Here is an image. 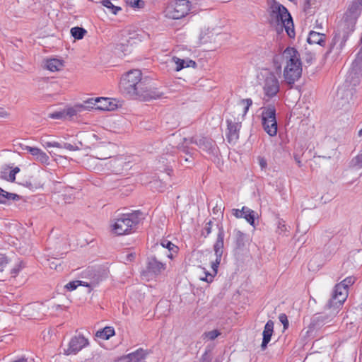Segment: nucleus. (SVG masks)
Returning <instances> with one entry per match:
<instances>
[{
    "instance_id": "1",
    "label": "nucleus",
    "mask_w": 362,
    "mask_h": 362,
    "mask_svg": "<svg viewBox=\"0 0 362 362\" xmlns=\"http://www.w3.org/2000/svg\"><path fill=\"white\" fill-rule=\"evenodd\" d=\"M121 105L119 101L113 98L97 97L95 98H88L83 103H76L74 105H67L64 108L59 111H55L49 113V118L53 119L77 121L83 112L90 111L92 109H96L103 111H114Z\"/></svg>"
},
{
    "instance_id": "2",
    "label": "nucleus",
    "mask_w": 362,
    "mask_h": 362,
    "mask_svg": "<svg viewBox=\"0 0 362 362\" xmlns=\"http://www.w3.org/2000/svg\"><path fill=\"white\" fill-rule=\"evenodd\" d=\"M269 23L277 33H281L285 29L290 37H295L294 26L291 14L284 6L275 1L269 6Z\"/></svg>"
},
{
    "instance_id": "3",
    "label": "nucleus",
    "mask_w": 362,
    "mask_h": 362,
    "mask_svg": "<svg viewBox=\"0 0 362 362\" xmlns=\"http://www.w3.org/2000/svg\"><path fill=\"white\" fill-rule=\"evenodd\" d=\"M285 62L284 76L288 84H293L302 74V66L298 52L293 47H287L282 54Z\"/></svg>"
},
{
    "instance_id": "4",
    "label": "nucleus",
    "mask_w": 362,
    "mask_h": 362,
    "mask_svg": "<svg viewBox=\"0 0 362 362\" xmlns=\"http://www.w3.org/2000/svg\"><path fill=\"white\" fill-rule=\"evenodd\" d=\"M143 218V214L140 211L123 214L115 218L111 225L112 232L117 235L131 233Z\"/></svg>"
},
{
    "instance_id": "5",
    "label": "nucleus",
    "mask_w": 362,
    "mask_h": 362,
    "mask_svg": "<svg viewBox=\"0 0 362 362\" xmlns=\"http://www.w3.org/2000/svg\"><path fill=\"white\" fill-rule=\"evenodd\" d=\"M192 8V4L188 0H173L164 10L165 16L173 20H180L187 16Z\"/></svg>"
},
{
    "instance_id": "6",
    "label": "nucleus",
    "mask_w": 362,
    "mask_h": 362,
    "mask_svg": "<svg viewBox=\"0 0 362 362\" xmlns=\"http://www.w3.org/2000/svg\"><path fill=\"white\" fill-rule=\"evenodd\" d=\"M142 73L139 69H133L121 77L119 88L124 90H136L141 88Z\"/></svg>"
},
{
    "instance_id": "7",
    "label": "nucleus",
    "mask_w": 362,
    "mask_h": 362,
    "mask_svg": "<svg viewBox=\"0 0 362 362\" xmlns=\"http://www.w3.org/2000/svg\"><path fill=\"white\" fill-rule=\"evenodd\" d=\"M262 124L264 130L271 136L277 134V122L276 110L273 106H269L262 113Z\"/></svg>"
},
{
    "instance_id": "8",
    "label": "nucleus",
    "mask_w": 362,
    "mask_h": 362,
    "mask_svg": "<svg viewBox=\"0 0 362 362\" xmlns=\"http://www.w3.org/2000/svg\"><path fill=\"white\" fill-rule=\"evenodd\" d=\"M362 5L360 3L354 0L348 7L346 11L344 13L343 16V25L351 26V30L353 26L356 23L357 18L361 13Z\"/></svg>"
},
{
    "instance_id": "9",
    "label": "nucleus",
    "mask_w": 362,
    "mask_h": 362,
    "mask_svg": "<svg viewBox=\"0 0 362 362\" xmlns=\"http://www.w3.org/2000/svg\"><path fill=\"white\" fill-rule=\"evenodd\" d=\"M348 296V290L345 288L342 284H337L334 288L332 295V298L329 300L328 305L329 308L341 305Z\"/></svg>"
},
{
    "instance_id": "10",
    "label": "nucleus",
    "mask_w": 362,
    "mask_h": 362,
    "mask_svg": "<svg viewBox=\"0 0 362 362\" xmlns=\"http://www.w3.org/2000/svg\"><path fill=\"white\" fill-rule=\"evenodd\" d=\"M185 141H188V139L185 138ZM189 141L190 144H196L199 148L209 154H215L216 148V142L210 138L194 136L190 138Z\"/></svg>"
},
{
    "instance_id": "11",
    "label": "nucleus",
    "mask_w": 362,
    "mask_h": 362,
    "mask_svg": "<svg viewBox=\"0 0 362 362\" xmlns=\"http://www.w3.org/2000/svg\"><path fill=\"white\" fill-rule=\"evenodd\" d=\"M88 344V339L83 335L74 336L71 339L68 348L64 350V354L66 355L76 354Z\"/></svg>"
},
{
    "instance_id": "12",
    "label": "nucleus",
    "mask_w": 362,
    "mask_h": 362,
    "mask_svg": "<svg viewBox=\"0 0 362 362\" xmlns=\"http://www.w3.org/2000/svg\"><path fill=\"white\" fill-rule=\"evenodd\" d=\"M361 73L360 70L354 69L349 70L344 81V88L347 90H352L354 89L361 82Z\"/></svg>"
},
{
    "instance_id": "13",
    "label": "nucleus",
    "mask_w": 362,
    "mask_h": 362,
    "mask_svg": "<svg viewBox=\"0 0 362 362\" xmlns=\"http://www.w3.org/2000/svg\"><path fill=\"white\" fill-rule=\"evenodd\" d=\"M227 122V141L230 144H235L239 139V132L241 128L240 122H233L230 119Z\"/></svg>"
},
{
    "instance_id": "14",
    "label": "nucleus",
    "mask_w": 362,
    "mask_h": 362,
    "mask_svg": "<svg viewBox=\"0 0 362 362\" xmlns=\"http://www.w3.org/2000/svg\"><path fill=\"white\" fill-rule=\"evenodd\" d=\"M165 268V264L158 261L155 256H150L147 258L146 270L148 273L158 275L164 271Z\"/></svg>"
},
{
    "instance_id": "15",
    "label": "nucleus",
    "mask_w": 362,
    "mask_h": 362,
    "mask_svg": "<svg viewBox=\"0 0 362 362\" xmlns=\"http://www.w3.org/2000/svg\"><path fill=\"white\" fill-rule=\"evenodd\" d=\"M126 94L130 99L144 102L158 98L162 95V93L158 92H126Z\"/></svg>"
},
{
    "instance_id": "16",
    "label": "nucleus",
    "mask_w": 362,
    "mask_h": 362,
    "mask_svg": "<svg viewBox=\"0 0 362 362\" xmlns=\"http://www.w3.org/2000/svg\"><path fill=\"white\" fill-rule=\"evenodd\" d=\"M86 274L89 276L92 287L98 285L101 281L106 279L107 272L105 269H88Z\"/></svg>"
},
{
    "instance_id": "17",
    "label": "nucleus",
    "mask_w": 362,
    "mask_h": 362,
    "mask_svg": "<svg viewBox=\"0 0 362 362\" xmlns=\"http://www.w3.org/2000/svg\"><path fill=\"white\" fill-rule=\"evenodd\" d=\"M274 322L271 320H268L264 325V328L262 332V341L261 344L262 350L264 351L268 344L269 343L272 336L274 332Z\"/></svg>"
},
{
    "instance_id": "18",
    "label": "nucleus",
    "mask_w": 362,
    "mask_h": 362,
    "mask_svg": "<svg viewBox=\"0 0 362 362\" xmlns=\"http://www.w3.org/2000/svg\"><path fill=\"white\" fill-rule=\"evenodd\" d=\"M218 228V232L217 234L216 240L214 245V250L216 257L219 258V256L222 257L223 255V249L224 245V230L222 225H217Z\"/></svg>"
},
{
    "instance_id": "19",
    "label": "nucleus",
    "mask_w": 362,
    "mask_h": 362,
    "mask_svg": "<svg viewBox=\"0 0 362 362\" xmlns=\"http://www.w3.org/2000/svg\"><path fill=\"white\" fill-rule=\"evenodd\" d=\"M216 35L214 28H204L200 32L199 40L201 44L211 43L215 41Z\"/></svg>"
},
{
    "instance_id": "20",
    "label": "nucleus",
    "mask_w": 362,
    "mask_h": 362,
    "mask_svg": "<svg viewBox=\"0 0 362 362\" xmlns=\"http://www.w3.org/2000/svg\"><path fill=\"white\" fill-rule=\"evenodd\" d=\"M146 354L142 349L120 358L122 362H144Z\"/></svg>"
},
{
    "instance_id": "21",
    "label": "nucleus",
    "mask_w": 362,
    "mask_h": 362,
    "mask_svg": "<svg viewBox=\"0 0 362 362\" xmlns=\"http://www.w3.org/2000/svg\"><path fill=\"white\" fill-rule=\"evenodd\" d=\"M328 316L321 314H316L310 319V322L308 325V332H313L323 326L328 321Z\"/></svg>"
},
{
    "instance_id": "22",
    "label": "nucleus",
    "mask_w": 362,
    "mask_h": 362,
    "mask_svg": "<svg viewBox=\"0 0 362 362\" xmlns=\"http://www.w3.org/2000/svg\"><path fill=\"white\" fill-rule=\"evenodd\" d=\"M352 98L351 92H337L334 97L337 107L341 109L346 107L349 104V101Z\"/></svg>"
},
{
    "instance_id": "23",
    "label": "nucleus",
    "mask_w": 362,
    "mask_h": 362,
    "mask_svg": "<svg viewBox=\"0 0 362 362\" xmlns=\"http://www.w3.org/2000/svg\"><path fill=\"white\" fill-rule=\"evenodd\" d=\"M263 88L264 90H279V81L274 74L270 73L265 77Z\"/></svg>"
},
{
    "instance_id": "24",
    "label": "nucleus",
    "mask_w": 362,
    "mask_h": 362,
    "mask_svg": "<svg viewBox=\"0 0 362 362\" xmlns=\"http://www.w3.org/2000/svg\"><path fill=\"white\" fill-rule=\"evenodd\" d=\"M310 45H319L324 47L326 42V35L315 31H310L307 40Z\"/></svg>"
},
{
    "instance_id": "25",
    "label": "nucleus",
    "mask_w": 362,
    "mask_h": 362,
    "mask_svg": "<svg viewBox=\"0 0 362 362\" xmlns=\"http://www.w3.org/2000/svg\"><path fill=\"white\" fill-rule=\"evenodd\" d=\"M173 62L175 64V70L176 71H180L184 68L187 67H192L195 68L197 66V64L194 60L188 59L185 60L182 59L177 57H173L172 58Z\"/></svg>"
},
{
    "instance_id": "26",
    "label": "nucleus",
    "mask_w": 362,
    "mask_h": 362,
    "mask_svg": "<svg viewBox=\"0 0 362 362\" xmlns=\"http://www.w3.org/2000/svg\"><path fill=\"white\" fill-rule=\"evenodd\" d=\"M28 151L33 156L35 157L36 160L42 163H47L49 160V156L42 151L40 148L37 147H27Z\"/></svg>"
},
{
    "instance_id": "27",
    "label": "nucleus",
    "mask_w": 362,
    "mask_h": 362,
    "mask_svg": "<svg viewBox=\"0 0 362 362\" xmlns=\"http://www.w3.org/2000/svg\"><path fill=\"white\" fill-rule=\"evenodd\" d=\"M45 66L50 71H58L63 69L64 61L58 59H49L46 61Z\"/></svg>"
},
{
    "instance_id": "28",
    "label": "nucleus",
    "mask_w": 362,
    "mask_h": 362,
    "mask_svg": "<svg viewBox=\"0 0 362 362\" xmlns=\"http://www.w3.org/2000/svg\"><path fill=\"white\" fill-rule=\"evenodd\" d=\"M9 168H6L2 169L0 171V178L2 180H5L6 181H9L13 182L16 180V175L20 171V168L18 167H16L9 171V175H7V170Z\"/></svg>"
},
{
    "instance_id": "29",
    "label": "nucleus",
    "mask_w": 362,
    "mask_h": 362,
    "mask_svg": "<svg viewBox=\"0 0 362 362\" xmlns=\"http://www.w3.org/2000/svg\"><path fill=\"white\" fill-rule=\"evenodd\" d=\"M234 235H235V243L236 248L243 249L245 247V243L247 240V234L241 232L239 230H235Z\"/></svg>"
},
{
    "instance_id": "30",
    "label": "nucleus",
    "mask_w": 362,
    "mask_h": 362,
    "mask_svg": "<svg viewBox=\"0 0 362 362\" xmlns=\"http://www.w3.org/2000/svg\"><path fill=\"white\" fill-rule=\"evenodd\" d=\"M115 334L112 327L107 326L102 329H99L95 333V337L103 340H107Z\"/></svg>"
},
{
    "instance_id": "31",
    "label": "nucleus",
    "mask_w": 362,
    "mask_h": 362,
    "mask_svg": "<svg viewBox=\"0 0 362 362\" xmlns=\"http://www.w3.org/2000/svg\"><path fill=\"white\" fill-rule=\"evenodd\" d=\"M160 248L162 250L166 248L168 249V252H165L167 257L169 258H173L172 252H177L178 247L172 243L170 241L168 240H162L160 243Z\"/></svg>"
},
{
    "instance_id": "32",
    "label": "nucleus",
    "mask_w": 362,
    "mask_h": 362,
    "mask_svg": "<svg viewBox=\"0 0 362 362\" xmlns=\"http://www.w3.org/2000/svg\"><path fill=\"white\" fill-rule=\"evenodd\" d=\"M243 217L251 226H255L257 213L247 206H243Z\"/></svg>"
},
{
    "instance_id": "33",
    "label": "nucleus",
    "mask_w": 362,
    "mask_h": 362,
    "mask_svg": "<svg viewBox=\"0 0 362 362\" xmlns=\"http://www.w3.org/2000/svg\"><path fill=\"white\" fill-rule=\"evenodd\" d=\"M348 36H349L348 33H343L341 35V32L339 30H338V32L335 33V35L333 37L332 47L334 46L337 43H338L340 41V47L342 48L345 44V42L346 41V40L348 38Z\"/></svg>"
},
{
    "instance_id": "34",
    "label": "nucleus",
    "mask_w": 362,
    "mask_h": 362,
    "mask_svg": "<svg viewBox=\"0 0 362 362\" xmlns=\"http://www.w3.org/2000/svg\"><path fill=\"white\" fill-rule=\"evenodd\" d=\"M86 33L84 28L80 27H74L71 29V35L76 40H81Z\"/></svg>"
},
{
    "instance_id": "35",
    "label": "nucleus",
    "mask_w": 362,
    "mask_h": 362,
    "mask_svg": "<svg viewBox=\"0 0 362 362\" xmlns=\"http://www.w3.org/2000/svg\"><path fill=\"white\" fill-rule=\"evenodd\" d=\"M0 198L5 199L6 201V199L19 200L21 197L17 194L8 192L0 187Z\"/></svg>"
},
{
    "instance_id": "36",
    "label": "nucleus",
    "mask_w": 362,
    "mask_h": 362,
    "mask_svg": "<svg viewBox=\"0 0 362 362\" xmlns=\"http://www.w3.org/2000/svg\"><path fill=\"white\" fill-rule=\"evenodd\" d=\"M102 5L110 9L111 13L116 15L122 10L121 7L113 5L110 0H103L101 2Z\"/></svg>"
},
{
    "instance_id": "37",
    "label": "nucleus",
    "mask_w": 362,
    "mask_h": 362,
    "mask_svg": "<svg viewBox=\"0 0 362 362\" xmlns=\"http://www.w3.org/2000/svg\"><path fill=\"white\" fill-rule=\"evenodd\" d=\"M351 165L353 168L360 169L362 168V151L361 152L352 158Z\"/></svg>"
},
{
    "instance_id": "38",
    "label": "nucleus",
    "mask_w": 362,
    "mask_h": 362,
    "mask_svg": "<svg viewBox=\"0 0 362 362\" xmlns=\"http://www.w3.org/2000/svg\"><path fill=\"white\" fill-rule=\"evenodd\" d=\"M78 144L80 145V146L78 145H77L76 144H71L64 142V143H63L62 148H64L67 150L73 151H78L81 149V148L82 146V143L81 141H78Z\"/></svg>"
},
{
    "instance_id": "39",
    "label": "nucleus",
    "mask_w": 362,
    "mask_h": 362,
    "mask_svg": "<svg viewBox=\"0 0 362 362\" xmlns=\"http://www.w3.org/2000/svg\"><path fill=\"white\" fill-rule=\"evenodd\" d=\"M80 284H81V281L80 280L72 281L66 284L64 288L69 291H72L80 286Z\"/></svg>"
},
{
    "instance_id": "40",
    "label": "nucleus",
    "mask_w": 362,
    "mask_h": 362,
    "mask_svg": "<svg viewBox=\"0 0 362 362\" xmlns=\"http://www.w3.org/2000/svg\"><path fill=\"white\" fill-rule=\"evenodd\" d=\"M356 281V278L354 276H350L344 279L339 284H342L345 287L346 290H348L349 286L353 285Z\"/></svg>"
},
{
    "instance_id": "41",
    "label": "nucleus",
    "mask_w": 362,
    "mask_h": 362,
    "mask_svg": "<svg viewBox=\"0 0 362 362\" xmlns=\"http://www.w3.org/2000/svg\"><path fill=\"white\" fill-rule=\"evenodd\" d=\"M127 4L134 8H142L144 5V2L141 0H127Z\"/></svg>"
},
{
    "instance_id": "42",
    "label": "nucleus",
    "mask_w": 362,
    "mask_h": 362,
    "mask_svg": "<svg viewBox=\"0 0 362 362\" xmlns=\"http://www.w3.org/2000/svg\"><path fill=\"white\" fill-rule=\"evenodd\" d=\"M212 228V221L210 220L206 222L205 226L204 227L202 235L206 238L211 233Z\"/></svg>"
},
{
    "instance_id": "43",
    "label": "nucleus",
    "mask_w": 362,
    "mask_h": 362,
    "mask_svg": "<svg viewBox=\"0 0 362 362\" xmlns=\"http://www.w3.org/2000/svg\"><path fill=\"white\" fill-rule=\"evenodd\" d=\"M24 267H25V265H24L23 262L20 261L18 263V264L11 269V273L13 275V276L15 277Z\"/></svg>"
},
{
    "instance_id": "44",
    "label": "nucleus",
    "mask_w": 362,
    "mask_h": 362,
    "mask_svg": "<svg viewBox=\"0 0 362 362\" xmlns=\"http://www.w3.org/2000/svg\"><path fill=\"white\" fill-rule=\"evenodd\" d=\"M219 334V332L216 329L204 333L205 337L210 340L215 339Z\"/></svg>"
},
{
    "instance_id": "45",
    "label": "nucleus",
    "mask_w": 362,
    "mask_h": 362,
    "mask_svg": "<svg viewBox=\"0 0 362 362\" xmlns=\"http://www.w3.org/2000/svg\"><path fill=\"white\" fill-rule=\"evenodd\" d=\"M221 256H219V258L216 257V259L214 262H213L211 263V268H212V270H213V272H214V275H216L217 272H218V267L220 264V262H221Z\"/></svg>"
},
{
    "instance_id": "46",
    "label": "nucleus",
    "mask_w": 362,
    "mask_h": 362,
    "mask_svg": "<svg viewBox=\"0 0 362 362\" xmlns=\"http://www.w3.org/2000/svg\"><path fill=\"white\" fill-rule=\"evenodd\" d=\"M8 263V257L3 254H0V272L4 270V268Z\"/></svg>"
},
{
    "instance_id": "47",
    "label": "nucleus",
    "mask_w": 362,
    "mask_h": 362,
    "mask_svg": "<svg viewBox=\"0 0 362 362\" xmlns=\"http://www.w3.org/2000/svg\"><path fill=\"white\" fill-rule=\"evenodd\" d=\"M240 103L245 105L243 111L244 115H245L247 112L249 107L252 105V100L250 98L243 99Z\"/></svg>"
},
{
    "instance_id": "48",
    "label": "nucleus",
    "mask_w": 362,
    "mask_h": 362,
    "mask_svg": "<svg viewBox=\"0 0 362 362\" xmlns=\"http://www.w3.org/2000/svg\"><path fill=\"white\" fill-rule=\"evenodd\" d=\"M279 320L283 324L284 328L287 329L288 327L289 322H288L286 315L284 313L280 314L279 316Z\"/></svg>"
},
{
    "instance_id": "49",
    "label": "nucleus",
    "mask_w": 362,
    "mask_h": 362,
    "mask_svg": "<svg viewBox=\"0 0 362 362\" xmlns=\"http://www.w3.org/2000/svg\"><path fill=\"white\" fill-rule=\"evenodd\" d=\"M179 150L181 153H182L187 156H189L190 158H192L190 148L188 146H182L179 148Z\"/></svg>"
},
{
    "instance_id": "50",
    "label": "nucleus",
    "mask_w": 362,
    "mask_h": 362,
    "mask_svg": "<svg viewBox=\"0 0 362 362\" xmlns=\"http://www.w3.org/2000/svg\"><path fill=\"white\" fill-rule=\"evenodd\" d=\"M232 214L238 218H241L243 217V209L241 210L233 209L232 210Z\"/></svg>"
},
{
    "instance_id": "51",
    "label": "nucleus",
    "mask_w": 362,
    "mask_h": 362,
    "mask_svg": "<svg viewBox=\"0 0 362 362\" xmlns=\"http://www.w3.org/2000/svg\"><path fill=\"white\" fill-rule=\"evenodd\" d=\"M202 362H211V357L210 354H209L208 351H206L203 355L202 356Z\"/></svg>"
},
{
    "instance_id": "52",
    "label": "nucleus",
    "mask_w": 362,
    "mask_h": 362,
    "mask_svg": "<svg viewBox=\"0 0 362 362\" xmlns=\"http://www.w3.org/2000/svg\"><path fill=\"white\" fill-rule=\"evenodd\" d=\"M216 275H214V274H211L209 272H206V277L205 278H202L201 279L203 280V281H205L206 282H211L214 278Z\"/></svg>"
},
{
    "instance_id": "53",
    "label": "nucleus",
    "mask_w": 362,
    "mask_h": 362,
    "mask_svg": "<svg viewBox=\"0 0 362 362\" xmlns=\"http://www.w3.org/2000/svg\"><path fill=\"white\" fill-rule=\"evenodd\" d=\"M259 164L262 169H264L267 166V162L264 158H259Z\"/></svg>"
},
{
    "instance_id": "54",
    "label": "nucleus",
    "mask_w": 362,
    "mask_h": 362,
    "mask_svg": "<svg viewBox=\"0 0 362 362\" xmlns=\"http://www.w3.org/2000/svg\"><path fill=\"white\" fill-rule=\"evenodd\" d=\"M312 4L311 0H305L304 10L308 11L311 8Z\"/></svg>"
},
{
    "instance_id": "55",
    "label": "nucleus",
    "mask_w": 362,
    "mask_h": 362,
    "mask_svg": "<svg viewBox=\"0 0 362 362\" xmlns=\"http://www.w3.org/2000/svg\"><path fill=\"white\" fill-rule=\"evenodd\" d=\"M213 213L216 214L218 213H220L222 214V211H221V206H218V204H216L214 208H213Z\"/></svg>"
},
{
    "instance_id": "56",
    "label": "nucleus",
    "mask_w": 362,
    "mask_h": 362,
    "mask_svg": "<svg viewBox=\"0 0 362 362\" xmlns=\"http://www.w3.org/2000/svg\"><path fill=\"white\" fill-rule=\"evenodd\" d=\"M62 146H63V144H61V143H59L57 141L52 142V147H57V148H62Z\"/></svg>"
},
{
    "instance_id": "57",
    "label": "nucleus",
    "mask_w": 362,
    "mask_h": 362,
    "mask_svg": "<svg viewBox=\"0 0 362 362\" xmlns=\"http://www.w3.org/2000/svg\"><path fill=\"white\" fill-rule=\"evenodd\" d=\"M294 159H295L296 162L298 163V166L301 167V161H300V156L298 155H297V154H295L294 155Z\"/></svg>"
},
{
    "instance_id": "58",
    "label": "nucleus",
    "mask_w": 362,
    "mask_h": 362,
    "mask_svg": "<svg viewBox=\"0 0 362 362\" xmlns=\"http://www.w3.org/2000/svg\"><path fill=\"white\" fill-rule=\"evenodd\" d=\"M135 254L134 253H129L127 255V259L129 260V261H133L135 258Z\"/></svg>"
},
{
    "instance_id": "59",
    "label": "nucleus",
    "mask_w": 362,
    "mask_h": 362,
    "mask_svg": "<svg viewBox=\"0 0 362 362\" xmlns=\"http://www.w3.org/2000/svg\"><path fill=\"white\" fill-rule=\"evenodd\" d=\"M279 230H280L281 232L285 231L286 230V226L284 224H281V222L279 223L278 226Z\"/></svg>"
},
{
    "instance_id": "60",
    "label": "nucleus",
    "mask_w": 362,
    "mask_h": 362,
    "mask_svg": "<svg viewBox=\"0 0 362 362\" xmlns=\"http://www.w3.org/2000/svg\"><path fill=\"white\" fill-rule=\"evenodd\" d=\"M7 116V112L4 110L3 108H0V117H6Z\"/></svg>"
},
{
    "instance_id": "61",
    "label": "nucleus",
    "mask_w": 362,
    "mask_h": 362,
    "mask_svg": "<svg viewBox=\"0 0 362 362\" xmlns=\"http://www.w3.org/2000/svg\"><path fill=\"white\" fill-rule=\"evenodd\" d=\"M80 286H86V287H92L90 281L87 282V281H81V284H80Z\"/></svg>"
},
{
    "instance_id": "62",
    "label": "nucleus",
    "mask_w": 362,
    "mask_h": 362,
    "mask_svg": "<svg viewBox=\"0 0 362 362\" xmlns=\"http://www.w3.org/2000/svg\"><path fill=\"white\" fill-rule=\"evenodd\" d=\"M189 158H190L189 156V157H184L182 154L180 155V159L184 158L185 162H191L192 163V160H189ZM180 163H182V160H180Z\"/></svg>"
},
{
    "instance_id": "63",
    "label": "nucleus",
    "mask_w": 362,
    "mask_h": 362,
    "mask_svg": "<svg viewBox=\"0 0 362 362\" xmlns=\"http://www.w3.org/2000/svg\"><path fill=\"white\" fill-rule=\"evenodd\" d=\"M278 92H267V95L269 97H274L276 95Z\"/></svg>"
},
{
    "instance_id": "64",
    "label": "nucleus",
    "mask_w": 362,
    "mask_h": 362,
    "mask_svg": "<svg viewBox=\"0 0 362 362\" xmlns=\"http://www.w3.org/2000/svg\"><path fill=\"white\" fill-rule=\"evenodd\" d=\"M44 146L47 148L52 147V142H49V141L45 142Z\"/></svg>"
}]
</instances>
